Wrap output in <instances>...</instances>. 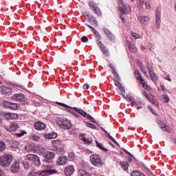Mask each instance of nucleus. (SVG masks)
<instances>
[{"instance_id": "1", "label": "nucleus", "mask_w": 176, "mask_h": 176, "mask_svg": "<svg viewBox=\"0 0 176 176\" xmlns=\"http://www.w3.org/2000/svg\"><path fill=\"white\" fill-rule=\"evenodd\" d=\"M56 122L61 129H64L65 130H69V129L72 127L71 122H69L67 118L58 117L56 118Z\"/></svg>"}, {"instance_id": "2", "label": "nucleus", "mask_w": 176, "mask_h": 176, "mask_svg": "<svg viewBox=\"0 0 176 176\" xmlns=\"http://www.w3.org/2000/svg\"><path fill=\"white\" fill-rule=\"evenodd\" d=\"M12 162H13V156L10 154H4L0 157V166L1 167H9Z\"/></svg>"}, {"instance_id": "3", "label": "nucleus", "mask_w": 176, "mask_h": 176, "mask_svg": "<svg viewBox=\"0 0 176 176\" xmlns=\"http://www.w3.org/2000/svg\"><path fill=\"white\" fill-rule=\"evenodd\" d=\"M90 161L93 166H95L96 167H99V166H101L102 164V161H101V158L97 154L91 155L90 156Z\"/></svg>"}, {"instance_id": "4", "label": "nucleus", "mask_w": 176, "mask_h": 176, "mask_svg": "<svg viewBox=\"0 0 176 176\" xmlns=\"http://www.w3.org/2000/svg\"><path fill=\"white\" fill-rule=\"evenodd\" d=\"M73 109L76 111V112H78L80 113V115H82V116H84L85 118H87V119H89V120H91L93 123H96V119H94L91 116L87 114V113L85 112V111L82 109H79L77 107H74Z\"/></svg>"}, {"instance_id": "5", "label": "nucleus", "mask_w": 176, "mask_h": 176, "mask_svg": "<svg viewBox=\"0 0 176 176\" xmlns=\"http://www.w3.org/2000/svg\"><path fill=\"white\" fill-rule=\"evenodd\" d=\"M162 8H157L156 9V13H155V23L157 24V28L160 27V23H162Z\"/></svg>"}, {"instance_id": "6", "label": "nucleus", "mask_w": 176, "mask_h": 176, "mask_svg": "<svg viewBox=\"0 0 176 176\" xmlns=\"http://www.w3.org/2000/svg\"><path fill=\"white\" fill-rule=\"evenodd\" d=\"M143 96L146 98V99L150 101L153 105L157 106V100H156V98H155V96L152 94H148L146 91L143 92Z\"/></svg>"}, {"instance_id": "7", "label": "nucleus", "mask_w": 176, "mask_h": 176, "mask_svg": "<svg viewBox=\"0 0 176 176\" xmlns=\"http://www.w3.org/2000/svg\"><path fill=\"white\" fill-rule=\"evenodd\" d=\"M119 10L121 13V19L122 21H124V16H123V14H127V13H129V10H130V8H127L126 5L122 4L119 6Z\"/></svg>"}, {"instance_id": "8", "label": "nucleus", "mask_w": 176, "mask_h": 176, "mask_svg": "<svg viewBox=\"0 0 176 176\" xmlns=\"http://www.w3.org/2000/svg\"><path fill=\"white\" fill-rule=\"evenodd\" d=\"M147 68L149 74V76L147 78L151 79V80H153V82H155L156 79H157V76L153 72V67L152 66H149V65H147Z\"/></svg>"}, {"instance_id": "9", "label": "nucleus", "mask_w": 176, "mask_h": 176, "mask_svg": "<svg viewBox=\"0 0 176 176\" xmlns=\"http://www.w3.org/2000/svg\"><path fill=\"white\" fill-rule=\"evenodd\" d=\"M3 116L7 120L19 119V115L13 113H4Z\"/></svg>"}, {"instance_id": "10", "label": "nucleus", "mask_w": 176, "mask_h": 176, "mask_svg": "<svg viewBox=\"0 0 176 176\" xmlns=\"http://www.w3.org/2000/svg\"><path fill=\"white\" fill-rule=\"evenodd\" d=\"M10 171L14 174H17L20 171V162L16 161L11 166Z\"/></svg>"}, {"instance_id": "11", "label": "nucleus", "mask_w": 176, "mask_h": 176, "mask_svg": "<svg viewBox=\"0 0 176 176\" xmlns=\"http://www.w3.org/2000/svg\"><path fill=\"white\" fill-rule=\"evenodd\" d=\"M0 93L4 96H11L12 95V89L6 87V86H1L0 87Z\"/></svg>"}, {"instance_id": "12", "label": "nucleus", "mask_w": 176, "mask_h": 176, "mask_svg": "<svg viewBox=\"0 0 176 176\" xmlns=\"http://www.w3.org/2000/svg\"><path fill=\"white\" fill-rule=\"evenodd\" d=\"M4 129H6L7 131H16V130L19 129V124H17V123H12L10 125H4Z\"/></svg>"}, {"instance_id": "13", "label": "nucleus", "mask_w": 176, "mask_h": 176, "mask_svg": "<svg viewBox=\"0 0 176 176\" xmlns=\"http://www.w3.org/2000/svg\"><path fill=\"white\" fill-rule=\"evenodd\" d=\"M74 172L75 168L72 165L68 166L65 168V174L66 176H72Z\"/></svg>"}, {"instance_id": "14", "label": "nucleus", "mask_w": 176, "mask_h": 176, "mask_svg": "<svg viewBox=\"0 0 176 176\" xmlns=\"http://www.w3.org/2000/svg\"><path fill=\"white\" fill-rule=\"evenodd\" d=\"M67 164V157L61 156L56 160L57 166H64Z\"/></svg>"}, {"instance_id": "15", "label": "nucleus", "mask_w": 176, "mask_h": 176, "mask_svg": "<svg viewBox=\"0 0 176 176\" xmlns=\"http://www.w3.org/2000/svg\"><path fill=\"white\" fill-rule=\"evenodd\" d=\"M43 156L45 157V159H54L56 153H54L53 151H45L43 153Z\"/></svg>"}, {"instance_id": "16", "label": "nucleus", "mask_w": 176, "mask_h": 176, "mask_svg": "<svg viewBox=\"0 0 176 176\" xmlns=\"http://www.w3.org/2000/svg\"><path fill=\"white\" fill-rule=\"evenodd\" d=\"M138 79L140 80V83H142V85H143L144 90H146L147 91H149V90H151V87L148 85V84H146V82H145V80H144L142 76H139L138 77Z\"/></svg>"}, {"instance_id": "17", "label": "nucleus", "mask_w": 176, "mask_h": 176, "mask_svg": "<svg viewBox=\"0 0 176 176\" xmlns=\"http://www.w3.org/2000/svg\"><path fill=\"white\" fill-rule=\"evenodd\" d=\"M44 168L47 171H54V172H52L51 174H56L57 173V170H56V169H54V166H53L52 164L44 165Z\"/></svg>"}, {"instance_id": "18", "label": "nucleus", "mask_w": 176, "mask_h": 176, "mask_svg": "<svg viewBox=\"0 0 176 176\" xmlns=\"http://www.w3.org/2000/svg\"><path fill=\"white\" fill-rule=\"evenodd\" d=\"M139 23H140V24H148V23H149V17L144 16H139L138 19Z\"/></svg>"}, {"instance_id": "19", "label": "nucleus", "mask_w": 176, "mask_h": 176, "mask_svg": "<svg viewBox=\"0 0 176 176\" xmlns=\"http://www.w3.org/2000/svg\"><path fill=\"white\" fill-rule=\"evenodd\" d=\"M45 127H46V126L43 122H36L34 124L35 130H43Z\"/></svg>"}, {"instance_id": "20", "label": "nucleus", "mask_w": 176, "mask_h": 176, "mask_svg": "<svg viewBox=\"0 0 176 176\" xmlns=\"http://www.w3.org/2000/svg\"><path fill=\"white\" fill-rule=\"evenodd\" d=\"M115 85L121 91L120 94H124V93H126V89H124V87H123V85L122 84V82L119 81H116Z\"/></svg>"}, {"instance_id": "21", "label": "nucleus", "mask_w": 176, "mask_h": 176, "mask_svg": "<svg viewBox=\"0 0 176 176\" xmlns=\"http://www.w3.org/2000/svg\"><path fill=\"white\" fill-rule=\"evenodd\" d=\"M85 134L82 133L80 135V140L84 142L85 144H87V145H90L91 142H93V140L91 138H86L85 136Z\"/></svg>"}, {"instance_id": "22", "label": "nucleus", "mask_w": 176, "mask_h": 176, "mask_svg": "<svg viewBox=\"0 0 176 176\" xmlns=\"http://www.w3.org/2000/svg\"><path fill=\"white\" fill-rule=\"evenodd\" d=\"M12 98L16 101H23L24 100V94H16L12 96Z\"/></svg>"}, {"instance_id": "23", "label": "nucleus", "mask_w": 176, "mask_h": 176, "mask_svg": "<svg viewBox=\"0 0 176 176\" xmlns=\"http://www.w3.org/2000/svg\"><path fill=\"white\" fill-rule=\"evenodd\" d=\"M52 173H54L53 170H47L46 169L42 170L41 172H40L39 175L41 176H49V175H52Z\"/></svg>"}, {"instance_id": "24", "label": "nucleus", "mask_w": 176, "mask_h": 176, "mask_svg": "<svg viewBox=\"0 0 176 176\" xmlns=\"http://www.w3.org/2000/svg\"><path fill=\"white\" fill-rule=\"evenodd\" d=\"M45 138L47 140H53L54 138H57V133H49L44 135Z\"/></svg>"}, {"instance_id": "25", "label": "nucleus", "mask_w": 176, "mask_h": 176, "mask_svg": "<svg viewBox=\"0 0 176 176\" xmlns=\"http://www.w3.org/2000/svg\"><path fill=\"white\" fill-rule=\"evenodd\" d=\"M160 127L164 131H166V133H170L171 132V129L169 128V126H167L164 125V124H160Z\"/></svg>"}, {"instance_id": "26", "label": "nucleus", "mask_w": 176, "mask_h": 176, "mask_svg": "<svg viewBox=\"0 0 176 176\" xmlns=\"http://www.w3.org/2000/svg\"><path fill=\"white\" fill-rule=\"evenodd\" d=\"M32 163L33 164H34V166H41V160L39 159V157L38 155H36L34 160L32 162Z\"/></svg>"}, {"instance_id": "27", "label": "nucleus", "mask_w": 176, "mask_h": 176, "mask_svg": "<svg viewBox=\"0 0 176 176\" xmlns=\"http://www.w3.org/2000/svg\"><path fill=\"white\" fill-rule=\"evenodd\" d=\"M87 17L89 20V23H91L92 25H98L97 20L93 19V16L91 15H87Z\"/></svg>"}, {"instance_id": "28", "label": "nucleus", "mask_w": 176, "mask_h": 176, "mask_svg": "<svg viewBox=\"0 0 176 176\" xmlns=\"http://www.w3.org/2000/svg\"><path fill=\"white\" fill-rule=\"evenodd\" d=\"M102 129L106 133V134H107L109 140H111V141H112V142H114V144H116V145H118L119 146V143H118V142H116V140L113 138H112V136H111V135H109L108 133V132L107 131H105V129H104L103 128H102Z\"/></svg>"}, {"instance_id": "29", "label": "nucleus", "mask_w": 176, "mask_h": 176, "mask_svg": "<svg viewBox=\"0 0 176 176\" xmlns=\"http://www.w3.org/2000/svg\"><path fill=\"white\" fill-rule=\"evenodd\" d=\"M144 0H137V6L138 9H142L144 8Z\"/></svg>"}, {"instance_id": "30", "label": "nucleus", "mask_w": 176, "mask_h": 176, "mask_svg": "<svg viewBox=\"0 0 176 176\" xmlns=\"http://www.w3.org/2000/svg\"><path fill=\"white\" fill-rule=\"evenodd\" d=\"M78 175L79 176H91L89 173L83 170H78Z\"/></svg>"}, {"instance_id": "31", "label": "nucleus", "mask_w": 176, "mask_h": 176, "mask_svg": "<svg viewBox=\"0 0 176 176\" xmlns=\"http://www.w3.org/2000/svg\"><path fill=\"white\" fill-rule=\"evenodd\" d=\"M36 155H34V154H28L26 156V159L27 160H30V162H34V160H35Z\"/></svg>"}, {"instance_id": "32", "label": "nucleus", "mask_w": 176, "mask_h": 176, "mask_svg": "<svg viewBox=\"0 0 176 176\" xmlns=\"http://www.w3.org/2000/svg\"><path fill=\"white\" fill-rule=\"evenodd\" d=\"M30 140H32V141H39V140H41V137L35 134H32L30 135Z\"/></svg>"}, {"instance_id": "33", "label": "nucleus", "mask_w": 176, "mask_h": 176, "mask_svg": "<svg viewBox=\"0 0 176 176\" xmlns=\"http://www.w3.org/2000/svg\"><path fill=\"white\" fill-rule=\"evenodd\" d=\"M89 6L90 8L92 10L96 9L97 8H98V7H97V4L94 1H89Z\"/></svg>"}, {"instance_id": "34", "label": "nucleus", "mask_w": 176, "mask_h": 176, "mask_svg": "<svg viewBox=\"0 0 176 176\" xmlns=\"http://www.w3.org/2000/svg\"><path fill=\"white\" fill-rule=\"evenodd\" d=\"M19 108V105L16 103L11 102L10 104V109H13L14 111L17 110Z\"/></svg>"}, {"instance_id": "35", "label": "nucleus", "mask_w": 176, "mask_h": 176, "mask_svg": "<svg viewBox=\"0 0 176 176\" xmlns=\"http://www.w3.org/2000/svg\"><path fill=\"white\" fill-rule=\"evenodd\" d=\"M58 105H60V107H64L66 109V111H68L69 112H71V113H74V111H71V109H69V107H68L67 104L64 103H60L58 102Z\"/></svg>"}, {"instance_id": "36", "label": "nucleus", "mask_w": 176, "mask_h": 176, "mask_svg": "<svg viewBox=\"0 0 176 176\" xmlns=\"http://www.w3.org/2000/svg\"><path fill=\"white\" fill-rule=\"evenodd\" d=\"M5 148H6V144H5V142H0V152H3Z\"/></svg>"}, {"instance_id": "37", "label": "nucleus", "mask_w": 176, "mask_h": 176, "mask_svg": "<svg viewBox=\"0 0 176 176\" xmlns=\"http://www.w3.org/2000/svg\"><path fill=\"white\" fill-rule=\"evenodd\" d=\"M56 152L58 155H64V153H65V151H64V148L62 147L56 148Z\"/></svg>"}, {"instance_id": "38", "label": "nucleus", "mask_w": 176, "mask_h": 176, "mask_svg": "<svg viewBox=\"0 0 176 176\" xmlns=\"http://www.w3.org/2000/svg\"><path fill=\"white\" fill-rule=\"evenodd\" d=\"M93 32L96 36L97 39H98L99 41H101V35H100V33H98V32H97L96 29H93Z\"/></svg>"}, {"instance_id": "39", "label": "nucleus", "mask_w": 176, "mask_h": 176, "mask_svg": "<svg viewBox=\"0 0 176 176\" xmlns=\"http://www.w3.org/2000/svg\"><path fill=\"white\" fill-rule=\"evenodd\" d=\"M11 103L12 102H10L4 101V102H3L2 105H3V107H4V108H10Z\"/></svg>"}, {"instance_id": "40", "label": "nucleus", "mask_w": 176, "mask_h": 176, "mask_svg": "<svg viewBox=\"0 0 176 176\" xmlns=\"http://www.w3.org/2000/svg\"><path fill=\"white\" fill-rule=\"evenodd\" d=\"M121 96H122L123 98H124V100H126L129 102L133 101V99L131 98V96H124V94H121Z\"/></svg>"}, {"instance_id": "41", "label": "nucleus", "mask_w": 176, "mask_h": 176, "mask_svg": "<svg viewBox=\"0 0 176 176\" xmlns=\"http://www.w3.org/2000/svg\"><path fill=\"white\" fill-rule=\"evenodd\" d=\"M121 166H122V168H123V170H127V168H129V163L122 162Z\"/></svg>"}, {"instance_id": "42", "label": "nucleus", "mask_w": 176, "mask_h": 176, "mask_svg": "<svg viewBox=\"0 0 176 176\" xmlns=\"http://www.w3.org/2000/svg\"><path fill=\"white\" fill-rule=\"evenodd\" d=\"M129 50L132 52V53H135V52H137V48L133 45H129Z\"/></svg>"}, {"instance_id": "43", "label": "nucleus", "mask_w": 176, "mask_h": 176, "mask_svg": "<svg viewBox=\"0 0 176 176\" xmlns=\"http://www.w3.org/2000/svg\"><path fill=\"white\" fill-rule=\"evenodd\" d=\"M101 50L102 52H104V54H108V49L107 48V47L105 45H102L100 47Z\"/></svg>"}, {"instance_id": "44", "label": "nucleus", "mask_w": 176, "mask_h": 176, "mask_svg": "<svg viewBox=\"0 0 176 176\" xmlns=\"http://www.w3.org/2000/svg\"><path fill=\"white\" fill-rule=\"evenodd\" d=\"M68 157H69V160L71 162H72V160H74V159H75V155H74V153H69Z\"/></svg>"}, {"instance_id": "45", "label": "nucleus", "mask_w": 176, "mask_h": 176, "mask_svg": "<svg viewBox=\"0 0 176 176\" xmlns=\"http://www.w3.org/2000/svg\"><path fill=\"white\" fill-rule=\"evenodd\" d=\"M93 12L96 13V14H97L98 16H101V12L100 11V8H98V7L94 9Z\"/></svg>"}, {"instance_id": "46", "label": "nucleus", "mask_w": 176, "mask_h": 176, "mask_svg": "<svg viewBox=\"0 0 176 176\" xmlns=\"http://www.w3.org/2000/svg\"><path fill=\"white\" fill-rule=\"evenodd\" d=\"M134 105L136 108H138V109H140V108H142V104L140 102H138V101L135 102Z\"/></svg>"}, {"instance_id": "47", "label": "nucleus", "mask_w": 176, "mask_h": 176, "mask_svg": "<svg viewBox=\"0 0 176 176\" xmlns=\"http://www.w3.org/2000/svg\"><path fill=\"white\" fill-rule=\"evenodd\" d=\"M131 175L132 176H140V175H141V172H140L138 170H133L131 173Z\"/></svg>"}, {"instance_id": "48", "label": "nucleus", "mask_w": 176, "mask_h": 176, "mask_svg": "<svg viewBox=\"0 0 176 176\" xmlns=\"http://www.w3.org/2000/svg\"><path fill=\"white\" fill-rule=\"evenodd\" d=\"M103 31L105 34V35H107V38H109V36L112 34L108 29H103Z\"/></svg>"}, {"instance_id": "49", "label": "nucleus", "mask_w": 176, "mask_h": 176, "mask_svg": "<svg viewBox=\"0 0 176 176\" xmlns=\"http://www.w3.org/2000/svg\"><path fill=\"white\" fill-rule=\"evenodd\" d=\"M96 144H97V146L100 148V149H102V151H108V149L104 148V146H102V145L100 143L98 142L97 141H96Z\"/></svg>"}, {"instance_id": "50", "label": "nucleus", "mask_w": 176, "mask_h": 176, "mask_svg": "<svg viewBox=\"0 0 176 176\" xmlns=\"http://www.w3.org/2000/svg\"><path fill=\"white\" fill-rule=\"evenodd\" d=\"M86 123H87V127H89L90 129H96V125H94L93 124L88 123V122H86Z\"/></svg>"}, {"instance_id": "51", "label": "nucleus", "mask_w": 176, "mask_h": 176, "mask_svg": "<svg viewBox=\"0 0 176 176\" xmlns=\"http://www.w3.org/2000/svg\"><path fill=\"white\" fill-rule=\"evenodd\" d=\"M60 8H61L60 12H65L68 10V7L67 6H60Z\"/></svg>"}, {"instance_id": "52", "label": "nucleus", "mask_w": 176, "mask_h": 176, "mask_svg": "<svg viewBox=\"0 0 176 176\" xmlns=\"http://www.w3.org/2000/svg\"><path fill=\"white\" fill-rule=\"evenodd\" d=\"M81 41H82V42H84V43L89 42V38H87V36H83L81 38Z\"/></svg>"}, {"instance_id": "53", "label": "nucleus", "mask_w": 176, "mask_h": 176, "mask_svg": "<svg viewBox=\"0 0 176 176\" xmlns=\"http://www.w3.org/2000/svg\"><path fill=\"white\" fill-rule=\"evenodd\" d=\"M24 134H26V132L25 131H22L21 133H16L15 135L17 137H23V135H24Z\"/></svg>"}, {"instance_id": "54", "label": "nucleus", "mask_w": 176, "mask_h": 176, "mask_svg": "<svg viewBox=\"0 0 176 176\" xmlns=\"http://www.w3.org/2000/svg\"><path fill=\"white\" fill-rule=\"evenodd\" d=\"M140 69L142 70V72H143L144 75L146 76V78L148 77V73H146V70L144 67H140Z\"/></svg>"}, {"instance_id": "55", "label": "nucleus", "mask_w": 176, "mask_h": 176, "mask_svg": "<svg viewBox=\"0 0 176 176\" xmlns=\"http://www.w3.org/2000/svg\"><path fill=\"white\" fill-rule=\"evenodd\" d=\"M132 36H133L135 39H138L140 37V34L137 33H132Z\"/></svg>"}, {"instance_id": "56", "label": "nucleus", "mask_w": 176, "mask_h": 176, "mask_svg": "<svg viewBox=\"0 0 176 176\" xmlns=\"http://www.w3.org/2000/svg\"><path fill=\"white\" fill-rule=\"evenodd\" d=\"M163 98H164L165 102H168V101H170V98H168V96H167V95H164Z\"/></svg>"}, {"instance_id": "57", "label": "nucleus", "mask_w": 176, "mask_h": 176, "mask_svg": "<svg viewBox=\"0 0 176 176\" xmlns=\"http://www.w3.org/2000/svg\"><path fill=\"white\" fill-rule=\"evenodd\" d=\"M108 38H109V41H111V42H114V41H115V36L111 34L109 36V37H108Z\"/></svg>"}, {"instance_id": "58", "label": "nucleus", "mask_w": 176, "mask_h": 176, "mask_svg": "<svg viewBox=\"0 0 176 176\" xmlns=\"http://www.w3.org/2000/svg\"><path fill=\"white\" fill-rule=\"evenodd\" d=\"M23 166L26 170H28V168H30V164H28V162H24Z\"/></svg>"}, {"instance_id": "59", "label": "nucleus", "mask_w": 176, "mask_h": 176, "mask_svg": "<svg viewBox=\"0 0 176 176\" xmlns=\"http://www.w3.org/2000/svg\"><path fill=\"white\" fill-rule=\"evenodd\" d=\"M89 87H90V85H89V84H87V83L85 84L83 86V89L85 90H88V89H89Z\"/></svg>"}, {"instance_id": "60", "label": "nucleus", "mask_w": 176, "mask_h": 176, "mask_svg": "<svg viewBox=\"0 0 176 176\" xmlns=\"http://www.w3.org/2000/svg\"><path fill=\"white\" fill-rule=\"evenodd\" d=\"M96 42H97V45H98L100 48H101L102 46H104V44H102V43L101 41H100L99 39H98V40L96 41Z\"/></svg>"}, {"instance_id": "61", "label": "nucleus", "mask_w": 176, "mask_h": 176, "mask_svg": "<svg viewBox=\"0 0 176 176\" xmlns=\"http://www.w3.org/2000/svg\"><path fill=\"white\" fill-rule=\"evenodd\" d=\"M25 149H26V151H28V152H30V151H32V148H31V146H30V145L26 146Z\"/></svg>"}, {"instance_id": "62", "label": "nucleus", "mask_w": 176, "mask_h": 176, "mask_svg": "<svg viewBox=\"0 0 176 176\" xmlns=\"http://www.w3.org/2000/svg\"><path fill=\"white\" fill-rule=\"evenodd\" d=\"M135 74L138 75V76H136L137 79H138V76H141V75H140V70H136L135 72Z\"/></svg>"}, {"instance_id": "63", "label": "nucleus", "mask_w": 176, "mask_h": 176, "mask_svg": "<svg viewBox=\"0 0 176 176\" xmlns=\"http://www.w3.org/2000/svg\"><path fill=\"white\" fill-rule=\"evenodd\" d=\"M124 152H126V153L129 155V156H131V157H134V155H133V154H131L130 152H129L127 150L124 149Z\"/></svg>"}, {"instance_id": "64", "label": "nucleus", "mask_w": 176, "mask_h": 176, "mask_svg": "<svg viewBox=\"0 0 176 176\" xmlns=\"http://www.w3.org/2000/svg\"><path fill=\"white\" fill-rule=\"evenodd\" d=\"M145 6L146 9H151V5L148 4L147 3H145Z\"/></svg>"}]
</instances>
